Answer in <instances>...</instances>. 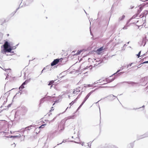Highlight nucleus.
I'll list each match as a JSON object with an SVG mask.
<instances>
[{"mask_svg": "<svg viewBox=\"0 0 148 148\" xmlns=\"http://www.w3.org/2000/svg\"><path fill=\"white\" fill-rule=\"evenodd\" d=\"M92 66L91 65H90L89 66H87L84 69H88V68H90V69H91L92 68Z\"/></svg>", "mask_w": 148, "mask_h": 148, "instance_id": "obj_18", "label": "nucleus"}, {"mask_svg": "<svg viewBox=\"0 0 148 148\" xmlns=\"http://www.w3.org/2000/svg\"><path fill=\"white\" fill-rule=\"evenodd\" d=\"M145 6H144V8H145Z\"/></svg>", "mask_w": 148, "mask_h": 148, "instance_id": "obj_34", "label": "nucleus"}, {"mask_svg": "<svg viewBox=\"0 0 148 148\" xmlns=\"http://www.w3.org/2000/svg\"><path fill=\"white\" fill-rule=\"evenodd\" d=\"M141 53V51H140L138 53V54L137 55V56H138V58H139L140 56V55Z\"/></svg>", "mask_w": 148, "mask_h": 148, "instance_id": "obj_20", "label": "nucleus"}, {"mask_svg": "<svg viewBox=\"0 0 148 148\" xmlns=\"http://www.w3.org/2000/svg\"><path fill=\"white\" fill-rule=\"evenodd\" d=\"M68 108V107H67V108H66V110Z\"/></svg>", "mask_w": 148, "mask_h": 148, "instance_id": "obj_36", "label": "nucleus"}, {"mask_svg": "<svg viewBox=\"0 0 148 148\" xmlns=\"http://www.w3.org/2000/svg\"><path fill=\"white\" fill-rule=\"evenodd\" d=\"M132 63H131V64H130V66H131V65H132Z\"/></svg>", "mask_w": 148, "mask_h": 148, "instance_id": "obj_30", "label": "nucleus"}, {"mask_svg": "<svg viewBox=\"0 0 148 148\" xmlns=\"http://www.w3.org/2000/svg\"><path fill=\"white\" fill-rule=\"evenodd\" d=\"M86 87H91L93 86L92 84H87L85 86Z\"/></svg>", "mask_w": 148, "mask_h": 148, "instance_id": "obj_14", "label": "nucleus"}, {"mask_svg": "<svg viewBox=\"0 0 148 148\" xmlns=\"http://www.w3.org/2000/svg\"><path fill=\"white\" fill-rule=\"evenodd\" d=\"M72 138H73V136H72Z\"/></svg>", "mask_w": 148, "mask_h": 148, "instance_id": "obj_37", "label": "nucleus"}, {"mask_svg": "<svg viewBox=\"0 0 148 148\" xmlns=\"http://www.w3.org/2000/svg\"><path fill=\"white\" fill-rule=\"evenodd\" d=\"M52 97V98H53V97Z\"/></svg>", "mask_w": 148, "mask_h": 148, "instance_id": "obj_35", "label": "nucleus"}, {"mask_svg": "<svg viewBox=\"0 0 148 148\" xmlns=\"http://www.w3.org/2000/svg\"><path fill=\"white\" fill-rule=\"evenodd\" d=\"M148 63V61H145L144 62H143V63Z\"/></svg>", "mask_w": 148, "mask_h": 148, "instance_id": "obj_23", "label": "nucleus"}, {"mask_svg": "<svg viewBox=\"0 0 148 148\" xmlns=\"http://www.w3.org/2000/svg\"><path fill=\"white\" fill-rule=\"evenodd\" d=\"M125 16L124 15H123L121 16H120L119 18V21H121L123 20L125 18Z\"/></svg>", "mask_w": 148, "mask_h": 148, "instance_id": "obj_9", "label": "nucleus"}, {"mask_svg": "<svg viewBox=\"0 0 148 148\" xmlns=\"http://www.w3.org/2000/svg\"><path fill=\"white\" fill-rule=\"evenodd\" d=\"M100 121H99V124H100Z\"/></svg>", "mask_w": 148, "mask_h": 148, "instance_id": "obj_32", "label": "nucleus"}, {"mask_svg": "<svg viewBox=\"0 0 148 148\" xmlns=\"http://www.w3.org/2000/svg\"><path fill=\"white\" fill-rule=\"evenodd\" d=\"M53 110H54V109L53 108V107H51V110H50V111H53Z\"/></svg>", "mask_w": 148, "mask_h": 148, "instance_id": "obj_22", "label": "nucleus"}, {"mask_svg": "<svg viewBox=\"0 0 148 148\" xmlns=\"http://www.w3.org/2000/svg\"><path fill=\"white\" fill-rule=\"evenodd\" d=\"M79 91V90L78 89L76 88L73 90V94H77Z\"/></svg>", "mask_w": 148, "mask_h": 148, "instance_id": "obj_8", "label": "nucleus"}, {"mask_svg": "<svg viewBox=\"0 0 148 148\" xmlns=\"http://www.w3.org/2000/svg\"><path fill=\"white\" fill-rule=\"evenodd\" d=\"M78 138H78V137H77V138H76V139H78Z\"/></svg>", "mask_w": 148, "mask_h": 148, "instance_id": "obj_29", "label": "nucleus"}, {"mask_svg": "<svg viewBox=\"0 0 148 148\" xmlns=\"http://www.w3.org/2000/svg\"><path fill=\"white\" fill-rule=\"evenodd\" d=\"M83 143H82V145H83Z\"/></svg>", "mask_w": 148, "mask_h": 148, "instance_id": "obj_33", "label": "nucleus"}, {"mask_svg": "<svg viewBox=\"0 0 148 148\" xmlns=\"http://www.w3.org/2000/svg\"><path fill=\"white\" fill-rule=\"evenodd\" d=\"M127 29V27L126 26H125L123 28V29Z\"/></svg>", "mask_w": 148, "mask_h": 148, "instance_id": "obj_21", "label": "nucleus"}, {"mask_svg": "<svg viewBox=\"0 0 148 148\" xmlns=\"http://www.w3.org/2000/svg\"><path fill=\"white\" fill-rule=\"evenodd\" d=\"M62 60V58H61L60 59H57L54 60L51 63V66H54L57 64L60 61H61Z\"/></svg>", "mask_w": 148, "mask_h": 148, "instance_id": "obj_5", "label": "nucleus"}, {"mask_svg": "<svg viewBox=\"0 0 148 148\" xmlns=\"http://www.w3.org/2000/svg\"><path fill=\"white\" fill-rule=\"evenodd\" d=\"M88 147L87 148H91V144L90 142H89L87 143Z\"/></svg>", "mask_w": 148, "mask_h": 148, "instance_id": "obj_11", "label": "nucleus"}, {"mask_svg": "<svg viewBox=\"0 0 148 148\" xmlns=\"http://www.w3.org/2000/svg\"><path fill=\"white\" fill-rule=\"evenodd\" d=\"M46 125V124H45L42 125H41V126L39 127V128H43L44 127V126L45 125Z\"/></svg>", "mask_w": 148, "mask_h": 148, "instance_id": "obj_19", "label": "nucleus"}, {"mask_svg": "<svg viewBox=\"0 0 148 148\" xmlns=\"http://www.w3.org/2000/svg\"><path fill=\"white\" fill-rule=\"evenodd\" d=\"M108 80L109 79L107 78L104 79H101L99 80V82L97 83H100V85H103L110 82V81H108Z\"/></svg>", "mask_w": 148, "mask_h": 148, "instance_id": "obj_3", "label": "nucleus"}, {"mask_svg": "<svg viewBox=\"0 0 148 148\" xmlns=\"http://www.w3.org/2000/svg\"><path fill=\"white\" fill-rule=\"evenodd\" d=\"M82 51H83L82 50H80V51H78L77 52V53H76V54H75V55H79Z\"/></svg>", "mask_w": 148, "mask_h": 148, "instance_id": "obj_13", "label": "nucleus"}, {"mask_svg": "<svg viewBox=\"0 0 148 148\" xmlns=\"http://www.w3.org/2000/svg\"><path fill=\"white\" fill-rule=\"evenodd\" d=\"M5 20H3L2 21H1V24L2 25L3 23H5Z\"/></svg>", "mask_w": 148, "mask_h": 148, "instance_id": "obj_17", "label": "nucleus"}, {"mask_svg": "<svg viewBox=\"0 0 148 148\" xmlns=\"http://www.w3.org/2000/svg\"><path fill=\"white\" fill-rule=\"evenodd\" d=\"M75 103V101H73L71 103L69 104V105H70V106L69 107V108H71V106H72Z\"/></svg>", "mask_w": 148, "mask_h": 148, "instance_id": "obj_16", "label": "nucleus"}, {"mask_svg": "<svg viewBox=\"0 0 148 148\" xmlns=\"http://www.w3.org/2000/svg\"><path fill=\"white\" fill-rule=\"evenodd\" d=\"M17 136H11V137H17Z\"/></svg>", "mask_w": 148, "mask_h": 148, "instance_id": "obj_24", "label": "nucleus"}, {"mask_svg": "<svg viewBox=\"0 0 148 148\" xmlns=\"http://www.w3.org/2000/svg\"><path fill=\"white\" fill-rule=\"evenodd\" d=\"M54 104H55V103H54L53 104V106Z\"/></svg>", "mask_w": 148, "mask_h": 148, "instance_id": "obj_31", "label": "nucleus"}, {"mask_svg": "<svg viewBox=\"0 0 148 148\" xmlns=\"http://www.w3.org/2000/svg\"><path fill=\"white\" fill-rule=\"evenodd\" d=\"M104 48L103 47H101L100 48L98 49L97 50V51L98 52H101L104 50Z\"/></svg>", "mask_w": 148, "mask_h": 148, "instance_id": "obj_10", "label": "nucleus"}, {"mask_svg": "<svg viewBox=\"0 0 148 148\" xmlns=\"http://www.w3.org/2000/svg\"><path fill=\"white\" fill-rule=\"evenodd\" d=\"M146 38H144L143 39V42L144 44V45H145L146 43Z\"/></svg>", "mask_w": 148, "mask_h": 148, "instance_id": "obj_12", "label": "nucleus"}, {"mask_svg": "<svg viewBox=\"0 0 148 148\" xmlns=\"http://www.w3.org/2000/svg\"><path fill=\"white\" fill-rule=\"evenodd\" d=\"M31 126V125L30 126H28V127H26L25 128V129H27L28 128V127H29Z\"/></svg>", "mask_w": 148, "mask_h": 148, "instance_id": "obj_26", "label": "nucleus"}, {"mask_svg": "<svg viewBox=\"0 0 148 148\" xmlns=\"http://www.w3.org/2000/svg\"><path fill=\"white\" fill-rule=\"evenodd\" d=\"M134 8V6H132V7H130V8L131 9H132L133 8Z\"/></svg>", "mask_w": 148, "mask_h": 148, "instance_id": "obj_27", "label": "nucleus"}, {"mask_svg": "<svg viewBox=\"0 0 148 148\" xmlns=\"http://www.w3.org/2000/svg\"><path fill=\"white\" fill-rule=\"evenodd\" d=\"M54 81L52 80V81H50V82H49V84H48V85H49V86L51 85V84H53L54 83Z\"/></svg>", "mask_w": 148, "mask_h": 148, "instance_id": "obj_15", "label": "nucleus"}, {"mask_svg": "<svg viewBox=\"0 0 148 148\" xmlns=\"http://www.w3.org/2000/svg\"><path fill=\"white\" fill-rule=\"evenodd\" d=\"M3 46L5 52H11L12 49H15L16 48L15 47L11 48L7 41L5 42L3 45Z\"/></svg>", "mask_w": 148, "mask_h": 148, "instance_id": "obj_2", "label": "nucleus"}, {"mask_svg": "<svg viewBox=\"0 0 148 148\" xmlns=\"http://www.w3.org/2000/svg\"><path fill=\"white\" fill-rule=\"evenodd\" d=\"M92 92L93 91H91L89 93H88V94L87 95L84 99V100L82 102V103H81V104L80 105V106L77 108V110H79L80 109V108L82 106L83 104L86 101L87 99L88 98V97H89V96Z\"/></svg>", "mask_w": 148, "mask_h": 148, "instance_id": "obj_4", "label": "nucleus"}, {"mask_svg": "<svg viewBox=\"0 0 148 148\" xmlns=\"http://www.w3.org/2000/svg\"><path fill=\"white\" fill-rule=\"evenodd\" d=\"M28 81L27 80H26L24 82L22 85L20 87L19 89H22L24 88V85H25L26 84H27L28 83Z\"/></svg>", "mask_w": 148, "mask_h": 148, "instance_id": "obj_7", "label": "nucleus"}, {"mask_svg": "<svg viewBox=\"0 0 148 148\" xmlns=\"http://www.w3.org/2000/svg\"><path fill=\"white\" fill-rule=\"evenodd\" d=\"M145 55V54H143V55H142L141 56H144V55Z\"/></svg>", "mask_w": 148, "mask_h": 148, "instance_id": "obj_28", "label": "nucleus"}, {"mask_svg": "<svg viewBox=\"0 0 148 148\" xmlns=\"http://www.w3.org/2000/svg\"><path fill=\"white\" fill-rule=\"evenodd\" d=\"M64 129V126L63 124L60 123L59 124L58 126V130L59 131L63 130Z\"/></svg>", "mask_w": 148, "mask_h": 148, "instance_id": "obj_6", "label": "nucleus"}, {"mask_svg": "<svg viewBox=\"0 0 148 148\" xmlns=\"http://www.w3.org/2000/svg\"><path fill=\"white\" fill-rule=\"evenodd\" d=\"M74 142H75V143H79V141H77L76 140H74Z\"/></svg>", "mask_w": 148, "mask_h": 148, "instance_id": "obj_25", "label": "nucleus"}, {"mask_svg": "<svg viewBox=\"0 0 148 148\" xmlns=\"http://www.w3.org/2000/svg\"><path fill=\"white\" fill-rule=\"evenodd\" d=\"M135 8L136 9V10H138L137 13L135 15H134L130 19L129 21L130 22L131 21V22H132L133 23H136V22L133 21H132V20L136 18H138V17H140L142 16L140 18V19L138 20L137 21V22L136 23H137V24L136 25L139 27L142 25L143 26V25L145 22V15H146L147 14L148 12V10H145L143 13H142L141 15L138 16L139 14L140 13L143 9V7L141 6L139 8L138 7H136Z\"/></svg>", "mask_w": 148, "mask_h": 148, "instance_id": "obj_1", "label": "nucleus"}]
</instances>
